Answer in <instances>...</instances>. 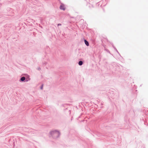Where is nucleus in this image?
<instances>
[{
	"label": "nucleus",
	"mask_w": 148,
	"mask_h": 148,
	"mask_svg": "<svg viewBox=\"0 0 148 148\" xmlns=\"http://www.w3.org/2000/svg\"><path fill=\"white\" fill-rule=\"evenodd\" d=\"M50 134L53 138L57 139L59 137L60 133L58 130H55L51 131Z\"/></svg>",
	"instance_id": "1"
},
{
	"label": "nucleus",
	"mask_w": 148,
	"mask_h": 148,
	"mask_svg": "<svg viewBox=\"0 0 148 148\" xmlns=\"http://www.w3.org/2000/svg\"><path fill=\"white\" fill-rule=\"evenodd\" d=\"M30 78H28V79L26 78L25 79V77H21L20 79L19 80L20 82H23L25 80L26 82H28V81H29L30 80Z\"/></svg>",
	"instance_id": "2"
},
{
	"label": "nucleus",
	"mask_w": 148,
	"mask_h": 148,
	"mask_svg": "<svg viewBox=\"0 0 148 148\" xmlns=\"http://www.w3.org/2000/svg\"><path fill=\"white\" fill-rule=\"evenodd\" d=\"M60 9L61 10H65V8L64 5H60Z\"/></svg>",
	"instance_id": "3"
},
{
	"label": "nucleus",
	"mask_w": 148,
	"mask_h": 148,
	"mask_svg": "<svg viewBox=\"0 0 148 148\" xmlns=\"http://www.w3.org/2000/svg\"><path fill=\"white\" fill-rule=\"evenodd\" d=\"M84 41L85 45L87 46H88L89 45V44L88 42L86 40H84Z\"/></svg>",
	"instance_id": "4"
},
{
	"label": "nucleus",
	"mask_w": 148,
	"mask_h": 148,
	"mask_svg": "<svg viewBox=\"0 0 148 148\" xmlns=\"http://www.w3.org/2000/svg\"><path fill=\"white\" fill-rule=\"evenodd\" d=\"M83 64V62L82 61H80L78 62V64L79 66L82 65Z\"/></svg>",
	"instance_id": "5"
},
{
	"label": "nucleus",
	"mask_w": 148,
	"mask_h": 148,
	"mask_svg": "<svg viewBox=\"0 0 148 148\" xmlns=\"http://www.w3.org/2000/svg\"><path fill=\"white\" fill-rule=\"evenodd\" d=\"M43 85L42 84L41 86L40 87V88L41 89H42V88H43Z\"/></svg>",
	"instance_id": "6"
},
{
	"label": "nucleus",
	"mask_w": 148,
	"mask_h": 148,
	"mask_svg": "<svg viewBox=\"0 0 148 148\" xmlns=\"http://www.w3.org/2000/svg\"><path fill=\"white\" fill-rule=\"evenodd\" d=\"M47 64V63L46 62H44L43 63V64L44 65H46Z\"/></svg>",
	"instance_id": "7"
},
{
	"label": "nucleus",
	"mask_w": 148,
	"mask_h": 148,
	"mask_svg": "<svg viewBox=\"0 0 148 148\" xmlns=\"http://www.w3.org/2000/svg\"><path fill=\"white\" fill-rule=\"evenodd\" d=\"M61 25V24L60 23H58V24L57 25L58 26H60V25Z\"/></svg>",
	"instance_id": "8"
},
{
	"label": "nucleus",
	"mask_w": 148,
	"mask_h": 148,
	"mask_svg": "<svg viewBox=\"0 0 148 148\" xmlns=\"http://www.w3.org/2000/svg\"><path fill=\"white\" fill-rule=\"evenodd\" d=\"M37 69H38V70H40L41 69H40V67H38V68Z\"/></svg>",
	"instance_id": "9"
},
{
	"label": "nucleus",
	"mask_w": 148,
	"mask_h": 148,
	"mask_svg": "<svg viewBox=\"0 0 148 148\" xmlns=\"http://www.w3.org/2000/svg\"><path fill=\"white\" fill-rule=\"evenodd\" d=\"M113 47L115 50L116 49V47H114V46H113Z\"/></svg>",
	"instance_id": "10"
},
{
	"label": "nucleus",
	"mask_w": 148,
	"mask_h": 148,
	"mask_svg": "<svg viewBox=\"0 0 148 148\" xmlns=\"http://www.w3.org/2000/svg\"><path fill=\"white\" fill-rule=\"evenodd\" d=\"M115 50L119 54V52H118V51L116 49H115Z\"/></svg>",
	"instance_id": "11"
}]
</instances>
